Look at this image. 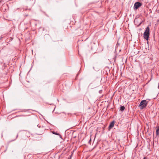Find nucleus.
Returning a JSON list of instances; mask_svg holds the SVG:
<instances>
[{
	"instance_id": "nucleus-1",
	"label": "nucleus",
	"mask_w": 159,
	"mask_h": 159,
	"mask_svg": "<svg viewBox=\"0 0 159 159\" xmlns=\"http://www.w3.org/2000/svg\"><path fill=\"white\" fill-rule=\"evenodd\" d=\"M149 30L150 29L149 26H148L146 28V30L143 34V37L144 39L147 40L148 39L149 35Z\"/></svg>"
},
{
	"instance_id": "nucleus-2",
	"label": "nucleus",
	"mask_w": 159,
	"mask_h": 159,
	"mask_svg": "<svg viewBox=\"0 0 159 159\" xmlns=\"http://www.w3.org/2000/svg\"><path fill=\"white\" fill-rule=\"evenodd\" d=\"M148 102L146 100H143L141 101L139 105V106L140 107L141 109H142L144 108L147 105Z\"/></svg>"
},
{
	"instance_id": "nucleus-3",
	"label": "nucleus",
	"mask_w": 159,
	"mask_h": 159,
	"mask_svg": "<svg viewBox=\"0 0 159 159\" xmlns=\"http://www.w3.org/2000/svg\"><path fill=\"white\" fill-rule=\"evenodd\" d=\"M142 5V3L139 2H136L134 4V10H137L139 7L141 6Z\"/></svg>"
},
{
	"instance_id": "nucleus-4",
	"label": "nucleus",
	"mask_w": 159,
	"mask_h": 159,
	"mask_svg": "<svg viewBox=\"0 0 159 159\" xmlns=\"http://www.w3.org/2000/svg\"><path fill=\"white\" fill-rule=\"evenodd\" d=\"M114 123H115L114 121H112L110 123V124L108 127V128H109V129H111L114 126Z\"/></svg>"
},
{
	"instance_id": "nucleus-5",
	"label": "nucleus",
	"mask_w": 159,
	"mask_h": 159,
	"mask_svg": "<svg viewBox=\"0 0 159 159\" xmlns=\"http://www.w3.org/2000/svg\"><path fill=\"white\" fill-rule=\"evenodd\" d=\"M156 136L157 137L159 136V126L156 129Z\"/></svg>"
},
{
	"instance_id": "nucleus-6",
	"label": "nucleus",
	"mask_w": 159,
	"mask_h": 159,
	"mask_svg": "<svg viewBox=\"0 0 159 159\" xmlns=\"http://www.w3.org/2000/svg\"><path fill=\"white\" fill-rule=\"evenodd\" d=\"M125 107L124 106H122L120 107V110L123 111L125 110Z\"/></svg>"
},
{
	"instance_id": "nucleus-7",
	"label": "nucleus",
	"mask_w": 159,
	"mask_h": 159,
	"mask_svg": "<svg viewBox=\"0 0 159 159\" xmlns=\"http://www.w3.org/2000/svg\"><path fill=\"white\" fill-rule=\"evenodd\" d=\"M138 21V19L136 17L134 20V23L137 25H138L137 23V22Z\"/></svg>"
},
{
	"instance_id": "nucleus-8",
	"label": "nucleus",
	"mask_w": 159,
	"mask_h": 159,
	"mask_svg": "<svg viewBox=\"0 0 159 159\" xmlns=\"http://www.w3.org/2000/svg\"><path fill=\"white\" fill-rule=\"evenodd\" d=\"M52 133L53 134H56L57 135H60V136H61L59 134H58L56 132H55L54 131H53Z\"/></svg>"
},
{
	"instance_id": "nucleus-9",
	"label": "nucleus",
	"mask_w": 159,
	"mask_h": 159,
	"mask_svg": "<svg viewBox=\"0 0 159 159\" xmlns=\"http://www.w3.org/2000/svg\"><path fill=\"white\" fill-rule=\"evenodd\" d=\"M102 90H100L99 91V93H102Z\"/></svg>"
},
{
	"instance_id": "nucleus-10",
	"label": "nucleus",
	"mask_w": 159,
	"mask_h": 159,
	"mask_svg": "<svg viewBox=\"0 0 159 159\" xmlns=\"http://www.w3.org/2000/svg\"><path fill=\"white\" fill-rule=\"evenodd\" d=\"M141 24V22H140V23L138 25H140Z\"/></svg>"
},
{
	"instance_id": "nucleus-11",
	"label": "nucleus",
	"mask_w": 159,
	"mask_h": 159,
	"mask_svg": "<svg viewBox=\"0 0 159 159\" xmlns=\"http://www.w3.org/2000/svg\"><path fill=\"white\" fill-rule=\"evenodd\" d=\"M18 135H17V136H16V138L18 137Z\"/></svg>"
},
{
	"instance_id": "nucleus-12",
	"label": "nucleus",
	"mask_w": 159,
	"mask_h": 159,
	"mask_svg": "<svg viewBox=\"0 0 159 159\" xmlns=\"http://www.w3.org/2000/svg\"><path fill=\"white\" fill-rule=\"evenodd\" d=\"M143 159H146V157H144Z\"/></svg>"
}]
</instances>
